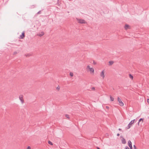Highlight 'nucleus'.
<instances>
[{
    "mask_svg": "<svg viewBox=\"0 0 149 149\" xmlns=\"http://www.w3.org/2000/svg\"><path fill=\"white\" fill-rule=\"evenodd\" d=\"M65 117L67 118H68V119L70 118L69 116V115H68L66 114V115H65Z\"/></svg>",
    "mask_w": 149,
    "mask_h": 149,
    "instance_id": "17",
    "label": "nucleus"
},
{
    "mask_svg": "<svg viewBox=\"0 0 149 149\" xmlns=\"http://www.w3.org/2000/svg\"><path fill=\"white\" fill-rule=\"evenodd\" d=\"M48 143H49V144H50V145H53L51 141H49Z\"/></svg>",
    "mask_w": 149,
    "mask_h": 149,
    "instance_id": "18",
    "label": "nucleus"
},
{
    "mask_svg": "<svg viewBox=\"0 0 149 149\" xmlns=\"http://www.w3.org/2000/svg\"><path fill=\"white\" fill-rule=\"evenodd\" d=\"M44 34V33L43 32H42V33L40 35H39V36H42Z\"/></svg>",
    "mask_w": 149,
    "mask_h": 149,
    "instance_id": "21",
    "label": "nucleus"
},
{
    "mask_svg": "<svg viewBox=\"0 0 149 149\" xmlns=\"http://www.w3.org/2000/svg\"><path fill=\"white\" fill-rule=\"evenodd\" d=\"M92 89L93 90H95V88L94 87H92Z\"/></svg>",
    "mask_w": 149,
    "mask_h": 149,
    "instance_id": "23",
    "label": "nucleus"
},
{
    "mask_svg": "<svg viewBox=\"0 0 149 149\" xmlns=\"http://www.w3.org/2000/svg\"><path fill=\"white\" fill-rule=\"evenodd\" d=\"M110 100L111 101L113 102V101L114 100V98L112 97L111 96H110Z\"/></svg>",
    "mask_w": 149,
    "mask_h": 149,
    "instance_id": "10",
    "label": "nucleus"
},
{
    "mask_svg": "<svg viewBox=\"0 0 149 149\" xmlns=\"http://www.w3.org/2000/svg\"><path fill=\"white\" fill-rule=\"evenodd\" d=\"M141 121L142 123H143V119H142V118H141L139 120V123H138V125H139V122Z\"/></svg>",
    "mask_w": 149,
    "mask_h": 149,
    "instance_id": "12",
    "label": "nucleus"
},
{
    "mask_svg": "<svg viewBox=\"0 0 149 149\" xmlns=\"http://www.w3.org/2000/svg\"><path fill=\"white\" fill-rule=\"evenodd\" d=\"M125 149H129V148L128 147L126 146V147H125Z\"/></svg>",
    "mask_w": 149,
    "mask_h": 149,
    "instance_id": "24",
    "label": "nucleus"
},
{
    "mask_svg": "<svg viewBox=\"0 0 149 149\" xmlns=\"http://www.w3.org/2000/svg\"><path fill=\"white\" fill-rule=\"evenodd\" d=\"M25 56L26 57H29L31 56V55L29 54H25Z\"/></svg>",
    "mask_w": 149,
    "mask_h": 149,
    "instance_id": "19",
    "label": "nucleus"
},
{
    "mask_svg": "<svg viewBox=\"0 0 149 149\" xmlns=\"http://www.w3.org/2000/svg\"><path fill=\"white\" fill-rule=\"evenodd\" d=\"M26 149H31V148L30 146H28L27 147Z\"/></svg>",
    "mask_w": 149,
    "mask_h": 149,
    "instance_id": "20",
    "label": "nucleus"
},
{
    "mask_svg": "<svg viewBox=\"0 0 149 149\" xmlns=\"http://www.w3.org/2000/svg\"><path fill=\"white\" fill-rule=\"evenodd\" d=\"M97 149H100V148L98 147H97Z\"/></svg>",
    "mask_w": 149,
    "mask_h": 149,
    "instance_id": "28",
    "label": "nucleus"
},
{
    "mask_svg": "<svg viewBox=\"0 0 149 149\" xmlns=\"http://www.w3.org/2000/svg\"><path fill=\"white\" fill-rule=\"evenodd\" d=\"M129 77L132 79V80H133V76L131 74H130L129 75Z\"/></svg>",
    "mask_w": 149,
    "mask_h": 149,
    "instance_id": "13",
    "label": "nucleus"
},
{
    "mask_svg": "<svg viewBox=\"0 0 149 149\" xmlns=\"http://www.w3.org/2000/svg\"><path fill=\"white\" fill-rule=\"evenodd\" d=\"M106 108L107 109H109V107L108 106H106Z\"/></svg>",
    "mask_w": 149,
    "mask_h": 149,
    "instance_id": "25",
    "label": "nucleus"
},
{
    "mask_svg": "<svg viewBox=\"0 0 149 149\" xmlns=\"http://www.w3.org/2000/svg\"><path fill=\"white\" fill-rule=\"evenodd\" d=\"M117 101L118 104L121 106H123L124 105L122 101L120 98L118 97L117 98Z\"/></svg>",
    "mask_w": 149,
    "mask_h": 149,
    "instance_id": "3",
    "label": "nucleus"
},
{
    "mask_svg": "<svg viewBox=\"0 0 149 149\" xmlns=\"http://www.w3.org/2000/svg\"><path fill=\"white\" fill-rule=\"evenodd\" d=\"M86 70L87 72H89L91 74H94V69L90 65H88L86 67Z\"/></svg>",
    "mask_w": 149,
    "mask_h": 149,
    "instance_id": "1",
    "label": "nucleus"
},
{
    "mask_svg": "<svg viewBox=\"0 0 149 149\" xmlns=\"http://www.w3.org/2000/svg\"><path fill=\"white\" fill-rule=\"evenodd\" d=\"M78 22L80 23H85L86 22L84 19H78L77 20Z\"/></svg>",
    "mask_w": 149,
    "mask_h": 149,
    "instance_id": "5",
    "label": "nucleus"
},
{
    "mask_svg": "<svg viewBox=\"0 0 149 149\" xmlns=\"http://www.w3.org/2000/svg\"><path fill=\"white\" fill-rule=\"evenodd\" d=\"M128 145L130 147V149H132V143L130 141H128Z\"/></svg>",
    "mask_w": 149,
    "mask_h": 149,
    "instance_id": "8",
    "label": "nucleus"
},
{
    "mask_svg": "<svg viewBox=\"0 0 149 149\" xmlns=\"http://www.w3.org/2000/svg\"><path fill=\"white\" fill-rule=\"evenodd\" d=\"M119 130L120 131L121 130V129H119Z\"/></svg>",
    "mask_w": 149,
    "mask_h": 149,
    "instance_id": "27",
    "label": "nucleus"
},
{
    "mask_svg": "<svg viewBox=\"0 0 149 149\" xmlns=\"http://www.w3.org/2000/svg\"><path fill=\"white\" fill-rule=\"evenodd\" d=\"M60 87L59 86H58L56 88V90L59 91L60 90Z\"/></svg>",
    "mask_w": 149,
    "mask_h": 149,
    "instance_id": "14",
    "label": "nucleus"
},
{
    "mask_svg": "<svg viewBox=\"0 0 149 149\" xmlns=\"http://www.w3.org/2000/svg\"><path fill=\"white\" fill-rule=\"evenodd\" d=\"M134 121L135 120L134 119L133 120H132L129 123V124L128 125V129L130 128L132 126V125L134 123Z\"/></svg>",
    "mask_w": 149,
    "mask_h": 149,
    "instance_id": "4",
    "label": "nucleus"
},
{
    "mask_svg": "<svg viewBox=\"0 0 149 149\" xmlns=\"http://www.w3.org/2000/svg\"><path fill=\"white\" fill-rule=\"evenodd\" d=\"M147 102L149 104V99H147Z\"/></svg>",
    "mask_w": 149,
    "mask_h": 149,
    "instance_id": "22",
    "label": "nucleus"
},
{
    "mask_svg": "<svg viewBox=\"0 0 149 149\" xmlns=\"http://www.w3.org/2000/svg\"><path fill=\"white\" fill-rule=\"evenodd\" d=\"M100 76L102 79H104L105 78V71L104 70H102L100 73Z\"/></svg>",
    "mask_w": 149,
    "mask_h": 149,
    "instance_id": "2",
    "label": "nucleus"
},
{
    "mask_svg": "<svg viewBox=\"0 0 149 149\" xmlns=\"http://www.w3.org/2000/svg\"><path fill=\"white\" fill-rule=\"evenodd\" d=\"M24 33L23 32L22 33V35L20 36L19 38L23 39L24 37Z\"/></svg>",
    "mask_w": 149,
    "mask_h": 149,
    "instance_id": "9",
    "label": "nucleus"
},
{
    "mask_svg": "<svg viewBox=\"0 0 149 149\" xmlns=\"http://www.w3.org/2000/svg\"><path fill=\"white\" fill-rule=\"evenodd\" d=\"M70 75L71 77H73V74L72 72H70Z\"/></svg>",
    "mask_w": 149,
    "mask_h": 149,
    "instance_id": "16",
    "label": "nucleus"
},
{
    "mask_svg": "<svg viewBox=\"0 0 149 149\" xmlns=\"http://www.w3.org/2000/svg\"><path fill=\"white\" fill-rule=\"evenodd\" d=\"M117 135L118 136H119L120 135V134H117Z\"/></svg>",
    "mask_w": 149,
    "mask_h": 149,
    "instance_id": "26",
    "label": "nucleus"
},
{
    "mask_svg": "<svg viewBox=\"0 0 149 149\" xmlns=\"http://www.w3.org/2000/svg\"><path fill=\"white\" fill-rule=\"evenodd\" d=\"M110 65H111L113 64V62L112 61H110L109 62Z\"/></svg>",
    "mask_w": 149,
    "mask_h": 149,
    "instance_id": "15",
    "label": "nucleus"
},
{
    "mask_svg": "<svg viewBox=\"0 0 149 149\" xmlns=\"http://www.w3.org/2000/svg\"><path fill=\"white\" fill-rule=\"evenodd\" d=\"M19 99L21 100V102L23 103L24 102V100L23 99V96L22 95H20L19 97Z\"/></svg>",
    "mask_w": 149,
    "mask_h": 149,
    "instance_id": "7",
    "label": "nucleus"
},
{
    "mask_svg": "<svg viewBox=\"0 0 149 149\" xmlns=\"http://www.w3.org/2000/svg\"><path fill=\"white\" fill-rule=\"evenodd\" d=\"M124 28L125 29L127 30L128 29H130V26L129 25L127 24H126L124 26Z\"/></svg>",
    "mask_w": 149,
    "mask_h": 149,
    "instance_id": "6",
    "label": "nucleus"
},
{
    "mask_svg": "<svg viewBox=\"0 0 149 149\" xmlns=\"http://www.w3.org/2000/svg\"><path fill=\"white\" fill-rule=\"evenodd\" d=\"M122 141L123 143L125 144L126 143V141L125 139L124 138H123L122 139Z\"/></svg>",
    "mask_w": 149,
    "mask_h": 149,
    "instance_id": "11",
    "label": "nucleus"
}]
</instances>
